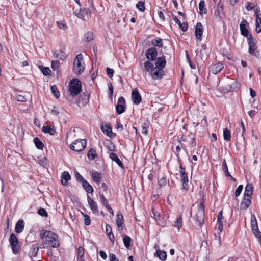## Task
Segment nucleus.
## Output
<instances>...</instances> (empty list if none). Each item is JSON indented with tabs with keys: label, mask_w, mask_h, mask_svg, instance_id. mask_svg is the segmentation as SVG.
<instances>
[{
	"label": "nucleus",
	"mask_w": 261,
	"mask_h": 261,
	"mask_svg": "<svg viewBox=\"0 0 261 261\" xmlns=\"http://www.w3.org/2000/svg\"><path fill=\"white\" fill-rule=\"evenodd\" d=\"M150 73L153 80H160L163 77L164 72L163 69L154 67Z\"/></svg>",
	"instance_id": "obj_14"
},
{
	"label": "nucleus",
	"mask_w": 261,
	"mask_h": 261,
	"mask_svg": "<svg viewBox=\"0 0 261 261\" xmlns=\"http://www.w3.org/2000/svg\"><path fill=\"white\" fill-rule=\"evenodd\" d=\"M156 252L154 253V256L158 257L162 261H165L167 259V253L166 251L160 250L157 247H155Z\"/></svg>",
	"instance_id": "obj_22"
},
{
	"label": "nucleus",
	"mask_w": 261,
	"mask_h": 261,
	"mask_svg": "<svg viewBox=\"0 0 261 261\" xmlns=\"http://www.w3.org/2000/svg\"><path fill=\"white\" fill-rule=\"evenodd\" d=\"M39 250V246L37 243L31 245L29 251V255L30 257H34L37 256Z\"/></svg>",
	"instance_id": "obj_19"
},
{
	"label": "nucleus",
	"mask_w": 261,
	"mask_h": 261,
	"mask_svg": "<svg viewBox=\"0 0 261 261\" xmlns=\"http://www.w3.org/2000/svg\"><path fill=\"white\" fill-rule=\"evenodd\" d=\"M87 156L90 160H95L97 157V152L96 150L93 148L90 149L88 152Z\"/></svg>",
	"instance_id": "obj_40"
},
{
	"label": "nucleus",
	"mask_w": 261,
	"mask_h": 261,
	"mask_svg": "<svg viewBox=\"0 0 261 261\" xmlns=\"http://www.w3.org/2000/svg\"><path fill=\"white\" fill-rule=\"evenodd\" d=\"M90 97V94L88 92L83 93L79 98V103H81L83 106L86 105L88 102Z\"/></svg>",
	"instance_id": "obj_23"
},
{
	"label": "nucleus",
	"mask_w": 261,
	"mask_h": 261,
	"mask_svg": "<svg viewBox=\"0 0 261 261\" xmlns=\"http://www.w3.org/2000/svg\"><path fill=\"white\" fill-rule=\"evenodd\" d=\"M116 224L117 227L120 228L121 227V229H122V224L123 223V216L121 213L118 212L117 214V219H116Z\"/></svg>",
	"instance_id": "obj_31"
},
{
	"label": "nucleus",
	"mask_w": 261,
	"mask_h": 261,
	"mask_svg": "<svg viewBox=\"0 0 261 261\" xmlns=\"http://www.w3.org/2000/svg\"><path fill=\"white\" fill-rule=\"evenodd\" d=\"M179 172L180 174V181L182 182L181 190L184 192H186L189 189V179L188 175L186 172L185 169L180 164L179 167Z\"/></svg>",
	"instance_id": "obj_4"
},
{
	"label": "nucleus",
	"mask_w": 261,
	"mask_h": 261,
	"mask_svg": "<svg viewBox=\"0 0 261 261\" xmlns=\"http://www.w3.org/2000/svg\"><path fill=\"white\" fill-rule=\"evenodd\" d=\"M99 197H100V201L103 203V205L105 206L106 207H107L108 206L110 205L108 203V200L105 197L103 194H100Z\"/></svg>",
	"instance_id": "obj_52"
},
{
	"label": "nucleus",
	"mask_w": 261,
	"mask_h": 261,
	"mask_svg": "<svg viewBox=\"0 0 261 261\" xmlns=\"http://www.w3.org/2000/svg\"><path fill=\"white\" fill-rule=\"evenodd\" d=\"M158 51L156 47H151L146 50L145 57L148 60L154 61L156 59Z\"/></svg>",
	"instance_id": "obj_11"
},
{
	"label": "nucleus",
	"mask_w": 261,
	"mask_h": 261,
	"mask_svg": "<svg viewBox=\"0 0 261 261\" xmlns=\"http://www.w3.org/2000/svg\"><path fill=\"white\" fill-rule=\"evenodd\" d=\"M50 89H51V92L54 94V96L56 98H58L60 97V94L59 91L58 90L56 86H55V85L51 86L50 87Z\"/></svg>",
	"instance_id": "obj_46"
},
{
	"label": "nucleus",
	"mask_w": 261,
	"mask_h": 261,
	"mask_svg": "<svg viewBox=\"0 0 261 261\" xmlns=\"http://www.w3.org/2000/svg\"><path fill=\"white\" fill-rule=\"evenodd\" d=\"M82 215L84 217V223L86 225H89L91 223V220L90 217L87 215L83 213H82Z\"/></svg>",
	"instance_id": "obj_53"
},
{
	"label": "nucleus",
	"mask_w": 261,
	"mask_h": 261,
	"mask_svg": "<svg viewBox=\"0 0 261 261\" xmlns=\"http://www.w3.org/2000/svg\"><path fill=\"white\" fill-rule=\"evenodd\" d=\"M217 224H218V231L220 233H221L223 231V222L222 221V220H218L217 221Z\"/></svg>",
	"instance_id": "obj_54"
},
{
	"label": "nucleus",
	"mask_w": 261,
	"mask_h": 261,
	"mask_svg": "<svg viewBox=\"0 0 261 261\" xmlns=\"http://www.w3.org/2000/svg\"><path fill=\"white\" fill-rule=\"evenodd\" d=\"M82 186L87 193L91 194L93 192V187L86 180L82 183Z\"/></svg>",
	"instance_id": "obj_33"
},
{
	"label": "nucleus",
	"mask_w": 261,
	"mask_h": 261,
	"mask_svg": "<svg viewBox=\"0 0 261 261\" xmlns=\"http://www.w3.org/2000/svg\"><path fill=\"white\" fill-rule=\"evenodd\" d=\"M107 74L110 78H112L113 76L114 71L113 69H111L109 67L107 68Z\"/></svg>",
	"instance_id": "obj_62"
},
{
	"label": "nucleus",
	"mask_w": 261,
	"mask_h": 261,
	"mask_svg": "<svg viewBox=\"0 0 261 261\" xmlns=\"http://www.w3.org/2000/svg\"><path fill=\"white\" fill-rule=\"evenodd\" d=\"M251 200V198L244 197L240 204V209L242 210H246L250 205Z\"/></svg>",
	"instance_id": "obj_24"
},
{
	"label": "nucleus",
	"mask_w": 261,
	"mask_h": 261,
	"mask_svg": "<svg viewBox=\"0 0 261 261\" xmlns=\"http://www.w3.org/2000/svg\"><path fill=\"white\" fill-rule=\"evenodd\" d=\"M224 68L223 64L221 63H217L212 65L210 67V70L212 73L217 74L219 73Z\"/></svg>",
	"instance_id": "obj_17"
},
{
	"label": "nucleus",
	"mask_w": 261,
	"mask_h": 261,
	"mask_svg": "<svg viewBox=\"0 0 261 261\" xmlns=\"http://www.w3.org/2000/svg\"><path fill=\"white\" fill-rule=\"evenodd\" d=\"M222 168H223L224 172L225 173L226 176L230 177L232 180H235V178H234L230 175V173L228 171L227 165V164H226V161L225 159L223 160V161L222 162Z\"/></svg>",
	"instance_id": "obj_32"
},
{
	"label": "nucleus",
	"mask_w": 261,
	"mask_h": 261,
	"mask_svg": "<svg viewBox=\"0 0 261 261\" xmlns=\"http://www.w3.org/2000/svg\"><path fill=\"white\" fill-rule=\"evenodd\" d=\"M24 227V223L23 220L20 219L18 220V221L17 222L15 227V231L17 233H21Z\"/></svg>",
	"instance_id": "obj_25"
},
{
	"label": "nucleus",
	"mask_w": 261,
	"mask_h": 261,
	"mask_svg": "<svg viewBox=\"0 0 261 261\" xmlns=\"http://www.w3.org/2000/svg\"><path fill=\"white\" fill-rule=\"evenodd\" d=\"M231 85V80H227L225 85L222 88V90L225 93H228L231 91H232Z\"/></svg>",
	"instance_id": "obj_34"
},
{
	"label": "nucleus",
	"mask_w": 261,
	"mask_h": 261,
	"mask_svg": "<svg viewBox=\"0 0 261 261\" xmlns=\"http://www.w3.org/2000/svg\"><path fill=\"white\" fill-rule=\"evenodd\" d=\"M125 100L123 97H120L117 101V104L116 107V113L118 114H121L125 111Z\"/></svg>",
	"instance_id": "obj_12"
},
{
	"label": "nucleus",
	"mask_w": 261,
	"mask_h": 261,
	"mask_svg": "<svg viewBox=\"0 0 261 261\" xmlns=\"http://www.w3.org/2000/svg\"><path fill=\"white\" fill-rule=\"evenodd\" d=\"M71 176L68 172L64 171L62 173L61 181L64 186H66L68 184V182Z\"/></svg>",
	"instance_id": "obj_27"
},
{
	"label": "nucleus",
	"mask_w": 261,
	"mask_h": 261,
	"mask_svg": "<svg viewBox=\"0 0 261 261\" xmlns=\"http://www.w3.org/2000/svg\"><path fill=\"white\" fill-rule=\"evenodd\" d=\"M92 178L93 180L96 183L99 184L101 181V174L98 172H93L92 173Z\"/></svg>",
	"instance_id": "obj_41"
},
{
	"label": "nucleus",
	"mask_w": 261,
	"mask_h": 261,
	"mask_svg": "<svg viewBox=\"0 0 261 261\" xmlns=\"http://www.w3.org/2000/svg\"><path fill=\"white\" fill-rule=\"evenodd\" d=\"M249 26V23L247 21V20L243 19L240 24V29L241 35L245 37L248 38L249 36V32L248 30Z\"/></svg>",
	"instance_id": "obj_13"
},
{
	"label": "nucleus",
	"mask_w": 261,
	"mask_h": 261,
	"mask_svg": "<svg viewBox=\"0 0 261 261\" xmlns=\"http://www.w3.org/2000/svg\"><path fill=\"white\" fill-rule=\"evenodd\" d=\"M204 204L202 202L198 206L196 215V221L200 228L204 222Z\"/></svg>",
	"instance_id": "obj_3"
},
{
	"label": "nucleus",
	"mask_w": 261,
	"mask_h": 261,
	"mask_svg": "<svg viewBox=\"0 0 261 261\" xmlns=\"http://www.w3.org/2000/svg\"><path fill=\"white\" fill-rule=\"evenodd\" d=\"M243 189V186L242 185H240L238 187L235 192V196L236 197H238L240 195Z\"/></svg>",
	"instance_id": "obj_60"
},
{
	"label": "nucleus",
	"mask_w": 261,
	"mask_h": 261,
	"mask_svg": "<svg viewBox=\"0 0 261 261\" xmlns=\"http://www.w3.org/2000/svg\"><path fill=\"white\" fill-rule=\"evenodd\" d=\"M34 143L38 149H42L44 147L43 142L38 137H36L34 139Z\"/></svg>",
	"instance_id": "obj_38"
},
{
	"label": "nucleus",
	"mask_w": 261,
	"mask_h": 261,
	"mask_svg": "<svg viewBox=\"0 0 261 261\" xmlns=\"http://www.w3.org/2000/svg\"><path fill=\"white\" fill-rule=\"evenodd\" d=\"M74 14L79 18H82L84 17L86 14H87L86 10L80 9L79 11L74 10Z\"/></svg>",
	"instance_id": "obj_44"
},
{
	"label": "nucleus",
	"mask_w": 261,
	"mask_h": 261,
	"mask_svg": "<svg viewBox=\"0 0 261 261\" xmlns=\"http://www.w3.org/2000/svg\"><path fill=\"white\" fill-rule=\"evenodd\" d=\"M81 90V82L77 79L71 80L69 84V91L70 95L73 96H76Z\"/></svg>",
	"instance_id": "obj_2"
},
{
	"label": "nucleus",
	"mask_w": 261,
	"mask_h": 261,
	"mask_svg": "<svg viewBox=\"0 0 261 261\" xmlns=\"http://www.w3.org/2000/svg\"><path fill=\"white\" fill-rule=\"evenodd\" d=\"M84 255V249L83 247L80 246L77 251V259L79 260H83Z\"/></svg>",
	"instance_id": "obj_42"
},
{
	"label": "nucleus",
	"mask_w": 261,
	"mask_h": 261,
	"mask_svg": "<svg viewBox=\"0 0 261 261\" xmlns=\"http://www.w3.org/2000/svg\"><path fill=\"white\" fill-rule=\"evenodd\" d=\"M93 39V34L92 32H88L85 35V40L89 42Z\"/></svg>",
	"instance_id": "obj_51"
},
{
	"label": "nucleus",
	"mask_w": 261,
	"mask_h": 261,
	"mask_svg": "<svg viewBox=\"0 0 261 261\" xmlns=\"http://www.w3.org/2000/svg\"><path fill=\"white\" fill-rule=\"evenodd\" d=\"M88 202L90 207V209L93 213H95L98 212L97 203L90 198V196H87Z\"/></svg>",
	"instance_id": "obj_20"
},
{
	"label": "nucleus",
	"mask_w": 261,
	"mask_h": 261,
	"mask_svg": "<svg viewBox=\"0 0 261 261\" xmlns=\"http://www.w3.org/2000/svg\"><path fill=\"white\" fill-rule=\"evenodd\" d=\"M142 133L144 135H147L148 133V129L149 128V124L148 122L143 123L142 125Z\"/></svg>",
	"instance_id": "obj_47"
},
{
	"label": "nucleus",
	"mask_w": 261,
	"mask_h": 261,
	"mask_svg": "<svg viewBox=\"0 0 261 261\" xmlns=\"http://www.w3.org/2000/svg\"><path fill=\"white\" fill-rule=\"evenodd\" d=\"M223 137L225 141H228L231 139L230 131L227 128H225L223 131Z\"/></svg>",
	"instance_id": "obj_45"
},
{
	"label": "nucleus",
	"mask_w": 261,
	"mask_h": 261,
	"mask_svg": "<svg viewBox=\"0 0 261 261\" xmlns=\"http://www.w3.org/2000/svg\"><path fill=\"white\" fill-rule=\"evenodd\" d=\"M59 63V60H56L51 61V67L53 70H56L58 69V64Z\"/></svg>",
	"instance_id": "obj_57"
},
{
	"label": "nucleus",
	"mask_w": 261,
	"mask_h": 261,
	"mask_svg": "<svg viewBox=\"0 0 261 261\" xmlns=\"http://www.w3.org/2000/svg\"><path fill=\"white\" fill-rule=\"evenodd\" d=\"M75 178H76V179L81 182L82 184L84 181H85V180L84 179V178L83 177V176L79 173V172H76L75 175Z\"/></svg>",
	"instance_id": "obj_61"
},
{
	"label": "nucleus",
	"mask_w": 261,
	"mask_h": 261,
	"mask_svg": "<svg viewBox=\"0 0 261 261\" xmlns=\"http://www.w3.org/2000/svg\"><path fill=\"white\" fill-rule=\"evenodd\" d=\"M136 8L140 11L144 12L145 10L144 2L139 1L136 4Z\"/></svg>",
	"instance_id": "obj_49"
},
{
	"label": "nucleus",
	"mask_w": 261,
	"mask_h": 261,
	"mask_svg": "<svg viewBox=\"0 0 261 261\" xmlns=\"http://www.w3.org/2000/svg\"><path fill=\"white\" fill-rule=\"evenodd\" d=\"M167 182H169V180H167L166 176H163L161 178L158 179V185L160 188L164 187Z\"/></svg>",
	"instance_id": "obj_43"
},
{
	"label": "nucleus",
	"mask_w": 261,
	"mask_h": 261,
	"mask_svg": "<svg viewBox=\"0 0 261 261\" xmlns=\"http://www.w3.org/2000/svg\"><path fill=\"white\" fill-rule=\"evenodd\" d=\"M38 214L43 217H47L48 216L46 211L43 208H40L38 210Z\"/></svg>",
	"instance_id": "obj_58"
},
{
	"label": "nucleus",
	"mask_w": 261,
	"mask_h": 261,
	"mask_svg": "<svg viewBox=\"0 0 261 261\" xmlns=\"http://www.w3.org/2000/svg\"><path fill=\"white\" fill-rule=\"evenodd\" d=\"M83 60L82 54H79L76 56L74 61V65L73 70L74 72H77L78 74H81L84 70V67L81 64Z\"/></svg>",
	"instance_id": "obj_6"
},
{
	"label": "nucleus",
	"mask_w": 261,
	"mask_h": 261,
	"mask_svg": "<svg viewBox=\"0 0 261 261\" xmlns=\"http://www.w3.org/2000/svg\"><path fill=\"white\" fill-rule=\"evenodd\" d=\"M151 44L154 46V47H158L161 48L163 47V40L159 37H156L151 42Z\"/></svg>",
	"instance_id": "obj_29"
},
{
	"label": "nucleus",
	"mask_w": 261,
	"mask_h": 261,
	"mask_svg": "<svg viewBox=\"0 0 261 261\" xmlns=\"http://www.w3.org/2000/svg\"><path fill=\"white\" fill-rule=\"evenodd\" d=\"M223 3L222 1H219V3L215 4L214 6L215 9L214 15L217 17L222 19L225 17L224 12L223 11Z\"/></svg>",
	"instance_id": "obj_9"
},
{
	"label": "nucleus",
	"mask_w": 261,
	"mask_h": 261,
	"mask_svg": "<svg viewBox=\"0 0 261 261\" xmlns=\"http://www.w3.org/2000/svg\"><path fill=\"white\" fill-rule=\"evenodd\" d=\"M105 127L106 128V130L103 129V126L101 127V129L103 130V132H106L107 135L111 138L115 137L116 134L112 132V128L110 126L105 125Z\"/></svg>",
	"instance_id": "obj_36"
},
{
	"label": "nucleus",
	"mask_w": 261,
	"mask_h": 261,
	"mask_svg": "<svg viewBox=\"0 0 261 261\" xmlns=\"http://www.w3.org/2000/svg\"><path fill=\"white\" fill-rule=\"evenodd\" d=\"M131 241H132V239L130 237L126 236V235L123 236V242L125 247L126 248L129 249V248L131 246V245H130Z\"/></svg>",
	"instance_id": "obj_37"
},
{
	"label": "nucleus",
	"mask_w": 261,
	"mask_h": 261,
	"mask_svg": "<svg viewBox=\"0 0 261 261\" xmlns=\"http://www.w3.org/2000/svg\"><path fill=\"white\" fill-rule=\"evenodd\" d=\"M152 215H151V217L153 218L155 221H157L160 217V214L158 212L152 210Z\"/></svg>",
	"instance_id": "obj_64"
},
{
	"label": "nucleus",
	"mask_w": 261,
	"mask_h": 261,
	"mask_svg": "<svg viewBox=\"0 0 261 261\" xmlns=\"http://www.w3.org/2000/svg\"><path fill=\"white\" fill-rule=\"evenodd\" d=\"M41 70L42 73L45 76L49 75L51 72L50 69L48 67H42Z\"/></svg>",
	"instance_id": "obj_56"
},
{
	"label": "nucleus",
	"mask_w": 261,
	"mask_h": 261,
	"mask_svg": "<svg viewBox=\"0 0 261 261\" xmlns=\"http://www.w3.org/2000/svg\"><path fill=\"white\" fill-rule=\"evenodd\" d=\"M53 56L55 58H58L62 60H65L67 58L66 54L61 50L55 51Z\"/></svg>",
	"instance_id": "obj_26"
},
{
	"label": "nucleus",
	"mask_w": 261,
	"mask_h": 261,
	"mask_svg": "<svg viewBox=\"0 0 261 261\" xmlns=\"http://www.w3.org/2000/svg\"><path fill=\"white\" fill-rule=\"evenodd\" d=\"M87 142L85 139L76 140L70 146V148L76 152L82 151L86 146Z\"/></svg>",
	"instance_id": "obj_8"
},
{
	"label": "nucleus",
	"mask_w": 261,
	"mask_h": 261,
	"mask_svg": "<svg viewBox=\"0 0 261 261\" xmlns=\"http://www.w3.org/2000/svg\"><path fill=\"white\" fill-rule=\"evenodd\" d=\"M107 147L109 149V150L111 151H115L116 147L114 144L110 141H109L107 144Z\"/></svg>",
	"instance_id": "obj_59"
},
{
	"label": "nucleus",
	"mask_w": 261,
	"mask_h": 261,
	"mask_svg": "<svg viewBox=\"0 0 261 261\" xmlns=\"http://www.w3.org/2000/svg\"><path fill=\"white\" fill-rule=\"evenodd\" d=\"M199 13L202 15L207 13V10L205 8V2L201 1L199 3Z\"/></svg>",
	"instance_id": "obj_39"
},
{
	"label": "nucleus",
	"mask_w": 261,
	"mask_h": 261,
	"mask_svg": "<svg viewBox=\"0 0 261 261\" xmlns=\"http://www.w3.org/2000/svg\"><path fill=\"white\" fill-rule=\"evenodd\" d=\"M231 86L232 87V91L238 89L240 87V83L238 82L234 81L233 80H231Z\"/></svg>",
	"instance_id": "obj_50"
},
{
	"label": "nucleus",
	"mask_w": 261,
	"mask_h": 261,
	"mask_svg": "<svg viewBox=\"0 0 261 261\" xmlns=\"http://www.w3.org/2000/svg\"><path fill=\"white\" fill-rule=\"evenodd\" d=\"M251 226L254 234L258 238L261 237V233L258 229L257 220L254 214H252L251 216Z\"/></svg>",
	"instance_id": "obj_10"
},
{
	"label": "nucleus",
	"mask_w": 261,
	"mask_h": 261,
	"mask_svg": "<svg viewBox=\"0 0 261 261\" xmlns=\"http://www.w3.org/2000/svg\"><path fill=\"white\" fill-rule=\"evenodd\" d=\"M144 66L146 72L150 73L151 71L154 68L153 63H152L150 61L148 60L144 62Z\"/></svg>",
	"instance_id": "obj_30"
},
{
	"label": "nucleus",
	"mask_w": 261,
	"mask_h": 261,
	"mask_svg": "<svg viewBox=\"0 0 261 261\" xmlns=\"http://www.w3.org/2000/svg\"><path fill=\"white\" fill-rule=\"evenodd\" d=\"M132 99L135 105H138L141 102L142 97L137 89H134L132 90Z\"/></svg>",
	"instance_id": "obj_15"
},
{
	"label": "nucleus",
	"mask_w": 261,
	"mask_h": 261,
	"mask_svg": "<svg viewBox=\"0 0 261 261\" xmlns=\"http://www.w3.org/2000/svg\"><path fill=\"white\" fill-rule=\"evenodd\" d=\"M9 242L11 246L12 251L14 254H17L19 251V246H18V240L16 235L14 233L10 234L9 239Z\"/></svg>",
	"instance_id": "obj_7"
},
{
	"label": "nucleus",
	"mask_w": 261,
	"mask_h": 261,
	"mask_svg": "<svg viewBox=\"0 0 261 261\" xmlns=\"http://www.w3.org/2000/svg\"><path fill=\"white\" fill-rule=\"evenodd\" d=\"M245 7H246V9L248 10V11H250V10H252L254 7V5L251 3H250V2H247L246 4H245Z\"/></svg>",
	"instance_id": "obj_63"
},
{
	"label": "nucleus",
	"mask_w": 261,
	"mask_h": 261,
	"mask_svg": "<svg viewBox=\"0 0 261 261\" xmlns=\"http://www.w3.org/2000/svg\"><path fill=\"white\" fill-rule=\"evenodd\" d=\"M29 97H31V95L29 93H27L24 95L17 94L16 96V98L18 101L25 102L27 100V98Z\"/></svg>",
	"instance_id": "obj_35"
},
{
	"label": "nucleus",
	"mask_w": 261,
	"mask_h": 261,
	"mask_svg": "<svg viewBox=\"0 0 261 261\" xmlns=\"http://www.w3.org/2000/svg\"><path fill=\"white\" fill-rule=\"evenodd\" d=\"M203 32V27L201 23L198 22L195 27V37L196 39L200 41Z\"/></svg>",
	"instance_id": "obj_16"
},
{
	"label": "nucleus",
	"mask_w": 261,
	"mask_h": 261,
	"mask_svg": "<svg viewBox=\"0 0 261 261\" xmlns=\"http://www.w3.org/2000/svg\"><path fill=\"white\" fill-rule=\"evenodd\" d=\"M40 237L43 241V243L42 248H46L48 247L53 248H57L59 246V241L58 236L50 231L42 229L40 231Z\"/></svg>",
	"instance_id": "obj_1"
},
{
	"label": "nucleus",
	"mask_w": 261,
	"mask_h": 261,
	"mask_svg": "<svg viewBox=\"0 0 261 261\" xmlns=\"http://www.w3.org/2000/svg\"><path fill=\"white\" fill-rule=\"evenodd\" d=\"M110 158L113 161H115L116 163L122 169L124 168V165L122 162L120 160L118 155L114 153L111 152L109 154Z\"/></svg>",
	"instance_id": "obj_21"
},
{
	"label": "nucleus",
	"mask_w": 261,
	"mask_h": 261,
	"mask_svg": "<svg viewBox=\"0 0 261 261\" xmlns=\"http://www.w3.org/2000/svg\"><path fill=\"white\" fill-rule=\"evenodd\" d=\"M156 60L155 62V67L164 69L166 64V61L164 56L160 57L156 59Z\"/></svg>",
	"instance_id": "obj_18"
},
{
	"label": "nucleus",
	"mask_w": 261,
	"mask_h": 261,
	"mask_svg": "<svg viewBox=\"0 0 261 261\" xmlns=\"http://www.w3.org/2000/svg\"><path fill=\"white\" fill-rule=\"evenodd\" d=\"M42 130L45 133H48L51 135H53L56 133V129L53 125L44 126L42 128Z\"/></svg>",
	"instance_id": "obj_28"
},
{
	"label": "nucleus",
	"mask_w": 261,
	"mask_h": 261,
	"mask_svg": "<svg viewBox=\"0 0 261 261\" xmlns=\"http://www.w3.org/2000/svg\"><path fill=\"white\" fill-rule=\"evenodd\" d=\"M247 41L249 45V53L255 57L259 56V53L257 50L255 39L254 38L251 34L247 38Z\"/></svg>",
	"instance_id": "obj_5"
},
{
	"label": "nucleus",
	"mask_w": 261,
	"mask_h": 261,
	"mask_svg": "<svg viewBox=\"0 0 261 261\" xmlns=\"http://www.w3.org/2000/svg\"><path fill=\"white\" fill-rule=\"evenodd\" d=\"M175 227H176L178 230L182 227V217L180 215L178 218H177L175 222Z\"/></svg>",
	"instance_id": "obj_48"
},
{
	"label": "nucleus",
	"mask_w": 261,
	"mask_h": 261,
	"mask_svg": "<svg viewBox=\"0 0 261 261\" xmlns=\"http://www.w3.org/2000/svg\"><path fill=\"white\" fill-rule=\"evenodd\" d=\"M57 24L58 27L63 30H66L67 29V25L62 21H58L57 22Z\"/></svg>",
	"instance_id": "obj_55"
}]
</instances>
